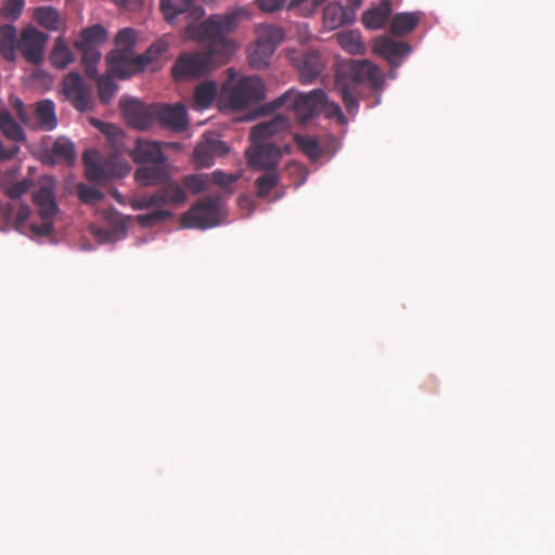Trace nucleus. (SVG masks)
I'll return each instance as SVG.
<instances>
[{
    "label": "nucleus",
    "mask_w": 555,
    "mask_h": 555,
    "mask_svg": "<svg viewBox=\"0 0 555 555\" xmlns=\"http://www.w3.org/2000/svg\"><path fill=\"white\" fill-rule=\"evenodd\" d=\"M243 15H246V11L236 8L223 15L214 14L204 21L197 33L199 40L204 42L205 52L180 55L172 66L175 79L199 78L209 72L211 64L225 63L235 50L233 41L227 36L237 27Z\"/></svg>",
    "instance_id": "nucleus-1"
},
{
    "label": "nucleus",
    "mask_w": 555,
    "mask_h": 555,
    "mask_svg": "<svg viewBox=\"0 0 555 555\" xmlns=\"http://www.w3.org/2000/svg\"><path fill=\"white\" fill-rule=\"evenodd\" d=\"M327 102V95L322 89H314L308 93L291 89L272 101L269 106L271 111L281 107L292 111L296 120L305 124L318 116Z\"/></svg>",
    "instance_id": "nucleus-2"
},
{
    "label": "nucleus",
    "mask_w": 555,
    "mask_h": 555,
    "mask_svg": "<svg viewBox=\"0 0 555 555\" xmlns=\"http://www.w3.org/2000/svg\"><path fill=\"white\" fill-rule=\"evenodd\" d=\"M107 38L106 29L100 24H94L81 29L78 38L74 41V47L81 53L85 74L89 78L96 76V66L101 60L99 46L105 43Z\"/></svg>",
    "instance_id": "nucleus-3"
},
{
    "label": "nucleus",
    "mask_w": 555,
    "mask_h": 555,
    "mask_svg": "<svg viewBox=\"0 0 555 555\" xmlns=\"http://www.w3.org/2000/svg\"><path fill=\"white\" fill-rule=\"evenodd\" d=\"M335 79L340 83H350L353 88H357L360 83H365L372 89L380 88L384 81L379 68L367 60H351L339 65Z\"/></svg>",
    "instance_id": "nucleus-4"
},
{
    "label": "nucleus",
    "mask_w": 555,
    "mask_h": 555,
    "mask_svg": "<svg viewBox=\"0 0 555 555\" xmlns=\"http://www.w3.org/2000/svg\"><path fill=\"white\" fill-rule=\"evenodd\" d=\"M221 201L216 196H206L194 204L181 217L184 228L208 229L220 223Z\"/></svg>",
    "instance_id": "nucleus-5"
},
{
    "label": "nucleus",
    "mask_w": 555,
    "mask_h": 555,
    "mask_svg": "<svg viewBox=\"0 0 555 555\" xmlns=\"http://www.w3.org/2000/svg\"><path fill=\"white\" fill-rule=\"evenodd\" d=\"M21 121L30 129L52 131L57 127L55 104L51 100H42L35 104L34 117L26 112L24 103L17 101L14 105Z\"/></svg>",
    "instance_id": "nucleus-6"
},
{
    "label": "nucleus",
    "mask_w": 555,
    "mask_h": 555,
    "mask_svg": "<svg viewBox=\"0 0 555 555\" xmlns=\"http://www.w3.org/2000/svg\"><path fill=\"white\" fill-rule=\"evenodd\" d=\"M264 98V86L258 76L241 78L231 89L228 101L233 109H243Z\"/></svg>",
    "instance_id": "nucleus-7"
},
{
    "label": "nucleus",
    "mask_w": 555,
    "mask_h": 555,
    "mask_svg": "<svg viewBox=\"0 0 555 555\" xmlns=\"http://www.w3.org/2000/svg\"><path fill=\"white\" fill-rule=\"evenodd\" d=\"M63 92L73 107L80 112H90L94 107L92 90L77 72L68 73L63 79Z\"/></svg>",
    "instance_id": "nucleus-8"
},
{
    "label": "nucleus",
    "mask_w": 555,
    "mask_h": 555,
    "mask_svg": "<svg viewBox=\"0 0 555 555\" xmlns=\"http://www.w3.org/2000/svg\"><path fill=\"white\" fill-rule=\"evenodd\" d=\"M49 36L33 26L21 30L17 39V51L33 65H39L44 59V49Z\"/></svg>",
    "instance_id": "nucleus-9"
},
{
    "label": "nucleus",
    "mask_w": 555,
    "mask_h": 555,
    "mask_svg": "<svg viewBox=\"0 0 555 555\" xmlns=\"http://www.w3.org/2000/svg\"><path fill=\"white\" fill-rule=\"evenodd\" d=\"M119 107L126 121L133 128L144 130L155 125V104L146 105L139 100L124 96L119 101Z\"/></svg>",
    "instance_id": "nucleus-10"
},
{
    "label": "nucleus",
    "mask_w": 555,
    "mask_h": 555,
    "mask_svg": "<svg viewBox=\"0 0 555 555\" xmlns=\"http://www.w3.org/2000/svg\"><path fill=\"white\" fill-rule=\"evenodd\" d=\"M144 59L146 56H142V54L134 56L133 51L129 49H119L107 55V63L109 70L115 76L126 79L146 67Z\"/></svg>",
    "instance_id": "nucleus-11"
},
{
    "label": "nucleus",
    "mask_w": 555,
    "mask_h": 555,
    "mask_svg": "<svg viewBox=\"0 0 555 555\" xmlns=\"http://www.w3.org/2000/svg\"><path fill=\"white\" fill-rule=\"evenodd\" d=\"M155 124L176 132H182L189 126L183 104H155Z\"/></svg>",
    "instance_id": "nucleus-12"
},
{
    "label": "nucleus",
    "mask_w": 555,
    "mask_h": 555,
    "mask_svg": "<svg viewBox=\"0 0 555 555\" xmlns=\"http://www.w3.org/2000/svg\"><path fill=\"white\" fill-rule=\"evenodd\" d=\"M253 151L247 152L248 165L255 170H276L282 154L280 147L272 143L255 142Z\"/></svg>",
    "instance_id": "nucleus-13"
},
{
    "label": "nucleus",
    "mask_w": 555,
    "mask_h": 555,
    "mask_svg": "<svg viewBox=\"0 0 555 555\" xmlns=\"http://www.w3.org/2000/svg\"><path fill=\"white\" fill-rule=\"evenodd\" d=\"M296 68L299 72L300 81L302 83H311L315 81L322 74L325 63L315 50L308 51L297 57L293 59Z\"/></svg>",
    "instance_id": "nucleus-14"
},
{
    "label": "nucleus",
    "mask_w": 555,
    "mask_h": 555,
    "mask_svg": "<svg viewBox=\"0 0 555 555\" xmlns=\"http://www.w3.org/2000/svg\"><path fill=\"white\" fill-rule=\"evenodd\" d=\"M34 203L38 207L42 220L53 219L59 207L55 202V184L51 179L41 181L39 189L33 194Z\"/></svg>",
    "instance_id": "nucleus-15"
},
{
    "label": "nucleus",
    "mask_w": 555,
    "mask_h": 555,
    "mask_svg": "<svg viewBox=\"0 0 555 555\" xmlns=\"http://www.w3.org/2000/svg\"><path fill=\"white\" fill-rule=\"evenodd\" d=\"M130 157L135 164H166L167 157L163 153L162 143L144 139H137L135 145L130 152Z\"/></svg>",
    "instance_id": "nucleus-16"
},
{
    "label": "nucleus",
    "mask_w": 555,
    "mask_h": 555,
    "mask_svg": "<svg viewBox=\"0 0 555 555\" xmlns=\"http://www.w3.org/2000/svg\"><path fill=\"white\" fill-rule=\"evenodd\" d=\"M292 121L285 114L279 113L271 119L253 127L250 137L255 142L263 141L271 135L291 128Z\"/></svg>",
    "instance_id": "nucleus-17"
},
{
    "label": "nucleus",
    "mask_w": 555,
    "mask_h": 555,
    "mask_svg": "<svg viewBox=\"0 0 555 555\" xmlns=\"http://www.w3.org/2000/svg\"><path fill=\"white\" fill-rule=\"evenodd\" d=\"M374 50L391 65H399V59L409 54L411 47L406 42L396 41L389 37H380L375 41Z\"/></svg>",
    "instance_id": "nucleus-18"
},
{
    "label": "nucleus",
    "mask_w": 555,
    "mask_h": 555,
    "mask_svg": "<svg viewBox=\"0 0 555 555\" xmlns=\"http://www.w3.org/2000/svg\"><path fill=\"white\" fill-rule=\"evenodd\" d=\"M169 172L166 164H147L134 171L135 181L142 186H154L166 182Z\"/></svg>",
    "instance_id": "nucleus-19"
},
{
    "label": "nucleus",
    "mask_w": 555,
    "mask_h": 555,
    "mask_svg": "<svg viewBox=\"0 0 555 555\" xmlns=\"http://www.w3.org/2000/svg\"><path fill=\"white\" fill-rule=\"evenodd\" d=\"M34 17L37 23L50 31H65L66 20L61 12L53 7H40L34 12Z\"/></svg>",
    "instance_id": "nucleus-20"
},
{
    "label": "nucleus",
    "mask_w": 555,
    "mask_h": 555,
    "mask_svg": "<svg viewBox=\"0 0 555 555\" xmlns=\"http://www.w3.org/2000/svg\"><path fill=\"white\" fill-rule=\"evenodd\" d=\"M44 157L52 164L59 162L73 164L76 159L74 143L64 137H59L51 149L46 151Z\"/></svg>",
    "instance_id": "nucleus-21"
},
{
    "label": "nucleus",
    "mask_w": 555,
    "mask_h": 555,
    "mask_svg": "<svg viewBox=\"0 0 555 555\" xmlns=\"http://www.w3.org/2000/svg\"><path fill=\"white\" fill-rule=\"evenodd\" d=\"M49 61L56 69H65L75 61V54L63 36L54 40Z\"/></svg>",
    "instance_id": "nucleus-22"
},
{
    "label": "nucleus",
    "mask_w": 555,
    "mask_h": 555,
    "mask_svg": "<svg viewBox=\"0 0 555 555\" xmlns=\"http://www.w3.org/2000/svg\"><path fill=\"white\" fill-rule=\"evenodd\" d=\"M391 12L390 1L384 0L379 5L367 10L362 16V22L370 29H379L386 25Z\"/></svg>",
    "instance_id": "nucleus-23"
},
{
    "label": "nucleus",
    "mask_w": 555,
    "mask_h": 555,
    "mask_svg": "<svg viewBox=\"0 0 555 555\" xmlns=\"http://www.w3.org/2000/svg\"><path fill=\"white\" fill-rule=\"evenodd\" d=\"M17 39L14 26L7 25L0 28V54L4 60L9 62L16 60Z\"/></svg>",
    "instance_id": "nucleus-24"
},
{
    "label": "nucleus",
    "mask_w": 555,
    "mask_h": 555,
    "mask_svg": "<svg viewBox=\"0 0 555 555\" xmlns=\"http://www.w3.org/2000/svg\"><path fill=\"white\" fill-rule=\"evenodd\" d=\"M159 206L175 204L179 205L186 201L188 195L184 189L176 182H170L155 191Z\"/></svg>",
    "instance_id": "nucleus-25"
},
{
    "label": "nucleus",
    "mask_w": 555,
    "mask_h": 555,
    "mask_svg": "<svg viewBox=\"0 0 555 555\" xmlns=\"http://www.w3.org/2000/svg\"><path fill=\"white\" fill-rule=\"evenodd\" d=\"M83 162L86 164V176L89 180L95 181L98 183H106L108 180L118 176L117 172L111 166L109 162L103 163H92L90 164L87 159V156H83Z\"/></svg>",
    "instance_id": "nucleus-26"
},
{
    "label": "nucleus",
    "mask_w": 555,
    "mask_h": 555,
    "mask_svg": "<svg viewBox=\"0 0 555 555\" xmlns=\"http://www.w3.org/2000/svg\"><path fill=\"white\" fill-rule=\"evenodd\" d=\"M0 130L5 138L16 143L26 141L23 128L16 122L9 111L0 112Z\"/></svg>",
    "instance_id": "nucleus-27"
},
{
    "label": "nucleus",
    "mask_w": 555,
    "mask_h": 555,
    "mask_svg": "<svg viewBox=\"0 0 555 555\" xmlns=\"http://www.w3.org/2000/svg\"><path fill=\"white\" fill-rule=\"evenodd\" d=\"M218 91V86L216 82L210 80L202 81L194 90V105L198 109L208 108Z\"/></svg>",
    "instance_id": "nucleus-28"
},
{
    "label": "nucleus",
    "mask_w": 555,
    "mask_h": 555,
    "mask_svg": "<svg viewBox=\"0 0 555 555\" xmlns=\"http://www.w3.org/2000/svg\"><path fill=\"white\" fill-rule=\"evenodd\" d=\"M420 17L416 13H399L396 14L390 23L391 34L401 37L416 28Z\"/></svg>",
    "instance_id": "nucleus-29"
},
{
    "label": "nucleus",
    "mask_w": 555,
    "mask_h": 555,
    "mask_svg": "<svg viewBox=\"0 0 555 555\" xmlns=\"http://www.w3.org/2000/svg\"><path fill=\"white\" fill-rule=\"evenodd\" d=\"M348 23L346 9L337 3L327 4L323 11V24L328 29H336Z\"/></svg>",
    "instance_id": "nucleus-30"
},
{
    "label": "nucleus",
    "mask_w": 555,
    "mask_h": 555,
    "mask_svg": "<svg viewBox=\"0 0 555 555\" xmlns=\"http://www.w3.org/2000/svg\"><path fill=\"white\" fill-rule=\"evenodd\" d=\"M191 0H159V8L168 23L173 21L181 14H184L191 10Z\"/></svg>",
    "instance_id": "nucleus-31"
},
{
    "label": "nucleus",
    "mask_w": 555,
    "mask_h": 555,
    "mask_svg": "<svg viewBox=\"0 0 555 555\" xmlns=\"http://www.w3.org/2000/svg\"><path fill=\"white\" fill-rule=\"evenodd\" d=\"M275 50L276 48L256 40V43L248 55L250 65L257 69L267 67Z\"/></svg>",
    "instance_id": "nucleus-32"
},
{
    "label": "nucleus",
    "mask_w": 555,
    "mask_h": 555,
    "mask_svg": "<svg viewBox=\"0 0 555 555\" xmlns=\"http://www.w3.org/2000/svg\"><path fill=\"white\" fill-rule=\"evenodd\" d=\"M275 50L276 48L256 40V43L248 55L250 65L257 69L267 67Z\"/></svg>",
    "instance_id": "nucleus-33"
},
{
    "label": "nucleus",
    "mask_w": 555,
    "mask_h": 555,
    "mask_svg": "<svg viewBox=\"0 0 555 555\" xmlns=\"http://www.w3.org/2000/svg\"><path fill=\"white\" fill-rule=\"evenodd\" d=\"M294 140L297 147L307 155L310 160L318 162L322 157L323 150L314 137L296 134Z\"/></svg>",
    "instance_id": "nucleus-34"
},
{
    "label": "nucleus",
    "mask_w": 555,
    "mask_h": 555,
    "mask_svg": "<svg viewBox=\"0 0 555 555\" xmlns=\"http://www.w3.org/2000/svg\"><path fill=\"white\" fill-rule=\"evenodd\" d=\"M256 40L278 48V46L284 40V31L282 27L279 26L268 24L259 25L257 27Z\"/></svg>",
    "instance_id": "nucleus-35"
},
{
    "label": "nucleus",
    "mask_w": 555,
    "mask_h": 555,
    "mask_svg": "<svg viewBox=\"0 0 555 555\" xmlns=\"http://www.w3.org/2000/svg\"><path fill=\"white\" fill-rule=\"evenodd\" d=\"M337 40L340 47L350 54H361L364 52V44L358 31L348 30L340 33L337 35Z\"/></svg>",
    "instance_id": "nucleus-36"
},
{
    "label": "nucleus",
    "mask_w": 555,
    "mask_h": 555,
    "mask_svg": "<svg viewBox=\"0 0 555 555\" xmlns=\"http://www.w3.org/2000/svg\"><path fill=\"white\" fill-rule=\"evenodd\" d=\"M280 177L276 170H267L255 181L257 196L266 197L271 190L279 183Z\"/></svg>",
    "instance_id": "nucleus-37"
},
{
    "label": "nucleus",
    "mask_w": 555,
    "mask_h": 555,
    "mask_svg": "<svg viewBox=\"0 0 555 555\" xmlns=\"http://www.w3.org/2000/svg\"><path fill=\"white\" fill-rule=\"evenodd\" d=\"M335 87L340 92L345 107L349 114H354L359 108V102L356 98L357 88L351 87L350 83H340L335 79Z\"/></svg>",
    "instance_id": "nucleus-38"
},
{
    "label": "nucleus",
    "mask_w": 555,
    "mask_h": 555,
    "mask_svg": "<svg viewBox=\"0 0 555 555\" xmlns=\"http://www.w3.org/2000/svg\"><path fill=\"white\" fill-rule=\"evenodd\" d=\"M94 79H96L100 102L102 104H108L117 91V85L109 76L98 77L96 75Z\"/></svg>",
    "instance_id": "nucleus-39"
},
{
    "label": "nucleus",
    "mask_w": 555,
    "mask_h": 555,
    "mask_svg": "<svg viewBox=\"0 0 555 555\" xmlns=\"http://www.w3.org/2000/svg\"><path fill=\"white\" fill-rule=\"evenodd\" d=\"M215 155L207 142L196 145L193 152V162L196 168H208L214 165Z\"/></svg>",
    "instance_id": "nucleus-40"
},
{
    "label": "nucleus",
    "mask_w": 555,
    "mask_h": 555,
    "mask_svg": "<svg viewBox=\"0 0 555 555\" xmlns=\"http://www.w3.org/2000/svg\"><path fill=\"white\" fill-rule=\"evenodd\" d=\"M172 217V214L166 209H156L150 214L137 216V222L143 228H152Z\"/></svg>",
    "instance_id": "nucleus-41"
},
{
    "label": "nucleus",
    "mask_w": 555,
    "mask_h": 555,
    "mask_svg": "<svg viewBox=\"0 0 555 555\" xmlns=\"http://www.w3.org/2000/svg\"><path fill=\"white\" fill-rule=\"evenodd\" d=\"M183 186L193 194H198L206 190L208 178L205 175L194 173L188 175L182 180Z\"/></svg>",
    "instance_id": "nucleus-42"
},
{
    "label": "nucleus",
    "mask_w": 555,
    "mask_h": 555,
    "mask_svg": "<svg viewBox=\"0 0 555 555\" xmlns=\"http://www.w3.org/2000/svg\"><path fill=\"white\" fill-rule=\"evenodd\" d=\"M25 0H5L0 9L3 17L17 20L23 12Z\"/></svg>",
    "instance_id": "nucleus-43"
},
{
    "label": "nucleus",
    "mask_w": 555,
    "mask_h": 555,
    "mask_svg": "<svg viewBox=\"0 0 555 555\" xmlns=\"http://www.w3.org/2000/svg\"><path fill=\"white\" fill-rule=\"evenodd\" d=\"M129 205L133 210H143L159 207L158 198L155 192L151 195L134 196L130 198Z\"/></svg>",
    "instance_id": "nucleus-44"
},
{
    "label": "nucleus",
    "mask_w": 555,
    "mask_h": 555,
    "mask_svg": "<svg viewBox=\"0 0 555 555\" xmlns=\"http://www.w3.org/2000/svg\"><path fill=\"white\" fill-rule=\"evenodd\" d=\"M77 192L79 198L86 204L100 202L103 198L102 192L85 184H80L77 189Z\"/></svg>",
    "instance_id": "nucleus-45"
},
{
    "label": "nucleus",
    "mask_w": 555,
    "mask_h": 555,
    "mask_svg": "<svg viewBox=\"0 0 555 555\" xmlns=\"http://www.w3.org/2000/svg\"><path fill=\"white\" fill-rule=\"evenodd\" d=\"M137 36L133 29L124 28L118 31L116 37V43L120 49H129L132 51V47L135 44Z\"/></svg>",
    "instance_id": "nucleus-46"
},
{
    "label": "nucleus",
    "mask_w": 555,
    "mask_h": 555,
    "mask_svg": "<svg viewBox=\"0 0 555 555\" xmlns=\"http://www.w3.org/2000/svg\"><path fill=\"white\" fill-rule=\"evenodd\" d=\"M31 181L28 179H23L17 181L7 189V195L12 199H17L22 197L25 193H27L31 186Z\"/></svg>",
    "instance_id": "nucleus-47"
},
{
    "label": "nucleus",
    "mask_w": 555,
    "mask_h": 555,
    "mask_svg": "<svg viewBox=\"0 0 555 555\" xmlns=\"http://www.w3.org/2000/svg\"><path fill=\"white\" fill-rule=\"evenodd\" d=\"M238 173H225L221 170H216L211 173V180L215 184L225 188L236 182L240 179Z\"/></svg>",
    "instance_id": "nucleus-48"
},
{
    "label": "nucleus",
    "mask_w": 555,
    "mask_h": 555,
    "mask_svg": "<svg viewBox=\"0 0 555 555\" xmlns=\"http://www.w3.org/2000/svg\"><path fill=\"white\" fill-rule=\"evenodd\" d=\"M91 124L96 127L102 133L106 134L107 138L112 141L117 140L120 135V130L109 122H104L99 119L92 118Z\"/></svg>",
    "instance_id": "nucleus-49"
},
{
    "label": "nucleus",
    "mask_w": 555,
    "mask_h": 555,
    "mask_svg": "<svg viewBox=\"0 0 555 555\" xmlns=\"http://www.w3.org/2000/svg\"><path fill=\"white\" fill-rule=\"evenodd\" d=\"M165 51H166V44L163 42H156V43H153L145 51V53L142 54V56H146V59H144V61L149 65V64L153 63L158 57V55H160Z\"/></svg>",
    "instance_id": "nucleus-50"
},
{
    "label": "nucleus",
    "mask_w": 555,
    "mask_h": 555,
    "mask_svg": "<svg viewBox=\"0 0 555 555\" xmlns=\"http://www.w3.org/2000/svg\"><path fill=\"white\" fill-rule=\"evenodd\" d=\"M30 230L34 234L38 236H48L53 231V222L52 219L42 220L41 223H31Z\"/></svg>",
    "instance_id": "nucleus-51"
},
{
    "label": "nucleus",
    "mask_w": 555,
    "mask_h": 555,
    "mask_svg": "<svg viewBox=\"0 0 555 555\" xmlns=\"http://www.w3.org/2000/svg\"><path fill=\"white\" fill-rule=\"evenodd\" d=\"M325 108L327 109L328 117L335 118L338 121V124H340V125L347 124V118L344 115V113L341 112V108L337 103H334V102L327 103L326 102Z\"/></svg>",
    "instance_id": "nucleus-52"
},
{
    "label": "nucleus",
    "mask_w": 555,
    "mask_h": 555,
    "mask_svg": "<svg viewBox=\"0 0 555 555\" xmlns=\"http://www.w3.org/2000/svg\"><path fill=\"white\" fill-rule=\"evenodd\" d=\"M30 214H31V210L27 205H25V204L20 205L18 210L16 212V218H15L16 230L22 231V228L25 225V222L30 217Z\"/></svg>",
    "instance_id": "nucleus-53"
},
{
    "label": "nucleus",
    "mask_w": 555,
    "mask_h": 555,
    "mask_svg": "<svg viewBox=\"0 0 555 555\" xmlns=\"http://www.w3.org/2000/svg\"><path fill=\"white\" fill-rule=\"evenodd\" d=\"M285 0H256L258 8L263 12H275L282 9Z\"/></svg>",
    "instance_id": "nucleus-54"
},
{
    "label": "nucleus",
    "mask_w": 555,
    "mask_h": 555,
    "mask_svg": "<svg viewBox=\"0 0 555 555\" xmlns=\"http://www.w3.org/2000/svg\"><path fill=\"white\" fill-rule=\"evenodd\" d=\"M208 143H209L215 156L216 155L222 156V155L228 154V152H229V147L223 141L211 140V141H208Z\"/></svg>",
    "instance_id": "nucleus-55"
},
{
    "label": "nucleus",
    "mask_w": 555,
    "mask_h": 555,
    "mask_svg": "<svg viewBox=\"0 0 555 555\" xmlns=\"http://www.w3.org/2000/svg\"><path fill=\"white\" fill-rule=\"evenodd\" d=\"M116 5L127 10H137L143 4V0H112Z\"/></svg>",
    "instance_id": "nucleus-56"
},
{
    "label": "nucleus",
    "mask_w": 555,
    "mask_h": 555,
    "mask_svg": "<svg viewBox=\"0 0 555 555\" xmlns=\"http://www.w3.org/2000/svg\"><path fill=\"white\" fill-rule=\"evenodd\" d=\"M163 145L166 147L175 149V150H180L182 147V144L178 143V142H164V143H162V146Z\"/></svg>",
    "instance_id": "nucleus-57"
},
{
    "label": "nucleus",
    "mask_w": 555,
    "mask_h": 555,
    "mask_svg": "<svg viewBox=\"0 0 555 555\" xmlns=\"http://www.w3.org/2000/svg\"><path fill=\"white\" fill-rule=\"evenodd\" d=\"M115 198H116L119 203H124V202H122V199H121V195H120L119 193H116Z\"/></svg>",
    "instance_id": "nucleus-58"
}]
</instances>
